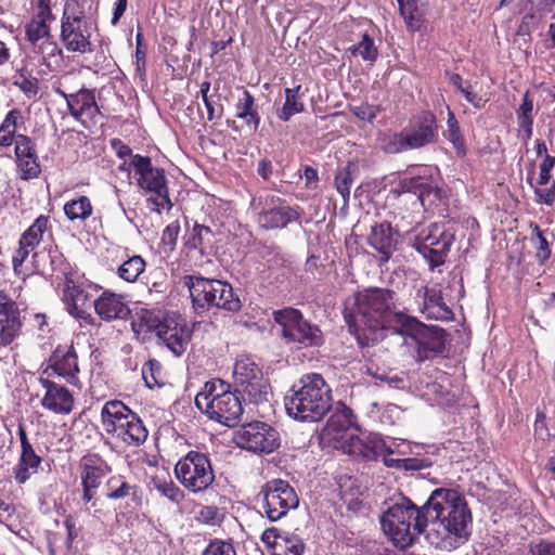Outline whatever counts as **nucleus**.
<instances>
[{
	"instance_id": "obj_1",
	"label": "nucleus",
	"mask_w": 555,
	"mask_h": 555,
	"mask_svg": "<svg viewBox=\"0 0 555 555\" xmlns=\"http://www.w3.org/2000/svg\"><path fill=\"white\" fill-rule=\"evenodd\" d=\"M428 530L426 540L441 551H453L469 535L472 512L465 498L455 489L438 488L424 504Z\"/></svg>"
},
{
	"instance_id": "obj_2",
	"label": "nucleus",
	"mask_w": 555,
	"mask_h": 555,
	"mask_svg": "<svg viewBox=\"0 0 555 555\" xmlns=\"http://www.w3.org/2000/svg\"><path fill=\"white\" fill-rule=\"evenodd\" d=\"M395 293L385 288H367L347 304L344 318L349 330L361 345L382 338L384 330L398 332L409 315L392 311Z\"/></svg>"
},
{
	"instance_id": "obj_3",
	"label": "nucleus",
	"mask_w": 555,
	"mask_h": 555,
	"mask_svg": "<svg viewBox=\"0 0 555 555\" xmlns=\"http://www.w3.org/2000/svg\"><path fill=\"white\" fill-rule=\"evenodd\" d=\"M287 414L300 422H318L330 411L332 389L322 375H304L284 398Z\"/></svg>"
},
{
	"instance_id": "obj_4",
	"label": "nucleus",
	"mask_w": 555,
	"mask_h": 555,
	"mask_svg": "<svg viewBox=\"0 0 555 555\" xmlns=\"http://www.w3.org/2000/svg\"><path fill=\"white\" fill-rule=\"evenodd\" d=\"M384 533L400 548L411 546L427 527L423 507L402 496L393 502L380 516Z\"/></svg>"
},
{
	"instance_id": "obj_5",
	"label": "nucleus",
	"mask_w": 555,
	"mask_h": 555,
	"mask_svg": "<svg viewBox=\"0 0 555 555\" xmlns=\"http://www.w3.org/2000/svg\"><path fill=\"white\" fill-rule=\"evenodd\" d=\"M195 405L210 420L229 427L236 425L243 414L241 397L221 379L206 382L195 397Z\"/></svg>"
},
{
	"instance_id": "obj_6",
	"label": "nucleus",
	"mask_w": 555,
	"mask_h": 555,
	"mask_svg": "<svg viewBox=\"0 0 555 555\" xmlns=\"http://www.w3.org/2000/svg\"><path fill=\"white\" fill-rule=\"evenodd\" d=\"M183 284L189 288L193 308L196 312H205L216 307L229 312H237L242 302L234 295L230 284L215 279H206L197 275H185Z\"/></svg>"
},
{
	"instance_id": "obj_7",
	"label": "nucleus",
	"mask_w": 555,
	"mask_h": 555,
	"mask_svg": "<svg viewBox=\"0 0 555 555\" xmlns=\"http://www.w3.org/2000/svg\"><path fill=\"white\" fill-rule=\"evenodd\" d=\"M101 421L106 434L127 446L139 447L149 437L142 420L121 401L106 402L101 411Z\"/></svg>"
},
{
	"instance_id": "obj_8",
	"label": "nucleus",
	"mask_w": 555,
	"mask_h": 555,
	"mask_svg": "<svg viewBox=\"0 0 555 555\" xmlns=\"http://www.w3.org/2000/svg\"><path fill=\"white\" fill-rule=\"evenodd\" d=\"M175 475L179 482L190 492L199 493L207 490L215 480L209 456L198 451H189L175 465Z\"/></svg>"
},
{
	"instance_id": "obj_9",
	"label": "nucleus",
	"mask_w": 555,
	"mask_h": 555,
	"mask_svg": "<svg viewBox=\"0 0 555 555\" xmlns=\"http://www.w3.org/2000/svg\"><path fill=\"white\" fill-rule=\"evenodd\" d=\"M397 333L411 336L416 343L415 359L423 362L446 351L447 334L437 326H426L414 317L404 319Z\"/></svg>"
},
{
	"instance_id": "obj_10",
	"label": "nucleus",
	"mask_w": 555,
	"mask_h": 555,
	"mask_svg": "<svg viewBox=\"0 0 555 555\" xmlns=\"http://www.w3.org/2000/svg\"><path fill=\"white\" fill-rule=\"evenodd\" d=\"M51 230L50 218L40 215L34 223L20 237L18 248L15 250L12 262L14 271L18 274L25 271H44L36 263L38 254L36 248L43 241V236Z\"/></svg>"
},
{
	"instance_id": "obj_11",
	"label": "nucleus",
	"mask_w": 555,
	"mask_h": 555,
	"mask_svg": "<svg viewBox=\"0 0 555 555\" xmlns=\"http://www.w3.org/2000/svg\"><path fill=\"white\" fill-rule=\"evenodd\" d=\"M274 321L282 327L283 337L289 343H297L304 347L322 344L321 330L304 319L301 312L294 308H284L273 311Z\"/></svg>"
},
{
	"instance_id": "obj_12",
	"label": "nucleus",
	"mask_w": 555,
	"mask_h": 555,
	"mask_svg": "<svg viewBox=\"0 0 555 555\" xmlns=\"http://www.w3.org/2000/svg\"><path fill=\"white\" fill-rule=\"evenodd\" d=\"M263 514L271 520L283 518L298 506L299 499L294 488L285 480L272 479L264 483L259 492Z\"/></svg>"
},
{
	"instance_id": "obj_13",
	"label": "nucleus",
	"mask_w": 555,
	"mask_h": 555,
	"mask_svg": "<svg viewBox=\"0 0 555 555\" xmlns=\"http://www.w3.org/2000/svg\"><path fill=\"white\" fill-rule=\"evenodd\" d=\"M130 165L134 168L135 175L139 176L138 184L140 188L153 193L149 202L155 205V210L159 212L160 209H169L171 203L168 196L164 170L153 167L150 157L139 154L132 156Z\"/></svg>"
},
{
	"instance_id": "obj_14",
	"label": "nucleus",
	"mask_w": 555,
	"mask_h": 555,
	"mask_svg": "<svg viewBox=\"0 0 555 555\" xmlns=\"http://www.w3.org/2000/svg\"><path fill=\"white\" fill-rule=\"evenodd\" d=\"M75 2H67L61 21V40L72 52L91 53L93 51L85 13L75 10Z\"/></svg>"
},
{
	"instance_id": "obj_15",
	"label": "nucleus",
	"mask_w": 555,
	"mask_h": 555,
	"mask_svg": "<svg viewBox=\"0 0 555 555\" xmlns=\"http://www.w3.org/2000/svg\"><path fill=\"white\" fill-rule=\"evenodd\" d=\"M452 242L453 235L446 230L444 225L434 223L416 236L414 247L430 267L435 268L444 262Z\"/></svg>"
},
{
	"instance_id": "obj_16",
	"label": "nucleus",
	"mask_w": 555,
	"mask_h": 555,
	"mask_svg": "<svg viewBox=\"0 0 555 555\" xmlns=\"http://www.w3.org/2000/svg\"><path fill=\"white\" fill-rule=\"evenodd\" d=\"M236 444L255 453H271L279 447V434L263 422L243 425L235 434Z\"/></svg>"
},
{
	"instance_id": "obj_17",
	"label": "nucleus",
	"mask_w": 555,
	"mask_h": 555,
	"mask_svg": "<svg viewBox=\"0 0 555 555\" xmlns=\"http://www.w3.org/2000/svg\"><path fill=\"white\" fill-rule=\"evenodd\" d=\"M72 76L66 74L53 83V90L67 101L70 115L77 120H82L86 116L90 119L95 118L100 114L95 98L92 91L80 89L76 92H66Z\"/></svg>"
},
{
	"instance_id": "obj_18",
	"label": "nucleus",
	"mask_w": 555,
	"mask_h": 555,
	"mask_svg": "<svg viewBox=\"0 0 555 555\" xmlns=\"http://www.w3.org/2000/svg\"><path fill=\"white\" fill-rule=\"evenodd\" d=\"M357 431L353 413L345 405L331 415L324 428V435L344 452L347 451V447L354 446V442L359 444Z\"/></svg>"
},
{
	"instance_id": "obj_19",
	"label": "nucleus",
	"mask_w": 555,
	"mask_h": 555,
	"mask_svg": "<svg viewBox=\"0 0 555 555\" xmlns=\"http://www.w3.org/2000/svg\"><path fill=\"white\" fill-rule=\"evenodd\" d=\"M156 336L176 357H180L191 341L192 332L181 315L168 314L163 318Z\"/></svg>"
},
{
	"instance_id": "obj_20",
	"label": "nucleus",
	"mask_w": 555,
	"mask_h": 555,
	"mask_svg": "<svg viewBox=\"0 0 555 555\" xmlns=\"http://www.w3.org/2000/svg\"><path fill=\"white\" fill-rule=\"evenodd\" d=\"M111 473V466L98 454L85 455L80 461L82 501L92 502L103 479Z\"/></svg>"
},
{
	"instance_id": "obj_21",
	"label": "nucleus",
	"mask_w": 555,
	"mask_h": 555,
	"mask_svg": "<svg viewBox=\"0 0 555 555\" xmlns=\"http://www.w3.org/2000/svg\"><path fill=\"white\" fill-rule=\"evenodd\" d=\"M43 389L41 405L43 409L60 415L72 413L75 405L73 393L63 385L57 384L48 377H39Z\"/></svg>"
},
{
	"instance_id": "obj_22",
	"label": "nucleus",
	"mask_w": 555,
	"mask_h": 555,
	"mask_svg": "<svg viewBox=\"0 0 555 555\" xmlns=\"http://www.w3.org/2000/svg\"><path fill=\"white\" fill-rule=\"evenodd\" d=\"M22 327L21 311L17 302L0 291V348L11 345Z\"/></svg>"
},
{
	"instance_id": "obj_23",
	"label": "nucleus",
	"mask_w": 555,
	"mask_h": 555,
	"mask_svg": "<svg viewBox=\"0 0 555 555\" xmlns=\"http://www.w3.org/2000/svg\"><path fill=\"white\" fill-rule=\"evenodd\" d=\"M404 137L411 150L422 149L434 143L438 137L436 117L429 112H424L414 119L410 129H404Z\"/></svg>"
},
{
	"instance_id": "obj_24",
	"label": "nucleus",
	"mask_w": 555,
	"mask_h": 555,
	"mask_svg": "<svg viewBox=\"0 0 555 555\" xmlns=\"http://www.w3.org/2000/svg\"><path fill=\"white\" fill-rule=\"evenodd\" d=\"M401 190H413L418 194V197L415 194L408 195L412 199V210H420L422 207L431 206L436 201L441 199V190L422 176L404 178V181L401 183Z\"/></svg>"
},
{
	"instance_id": "obj_25",
	"label": "nucleus",
	"mask_w": 555,
	"mask_h": 555,
	"mask_svg": "<svg viewBox=\"0 0 555 555\" xmlns=\"http://www.w3.org/2000/svg\"><path fill=\"white\" fill-rule=\"evenodd\" d=\"M367 243L376 251L378 261L385 263L396 249L397 232L389 222L375 223L371 227Z\"/></svg>"
},
{
	"instance_id": "obj_26",
	"label": "nucleus",
	"mask_w": 555,
	"mask_h": 555,
	"mask_svg": "<svg viewBox=\"0 0 555 555\" xmlns=\"http://www.w3.org/2000/svg\"><path fill=\"white\" fill-rule=\"evenodd\" d=\"M54 20L55 16L51 11V0H38L37 13L25 25L26 38L34 48H37L39 41L51 36L50 24Z\"/></svg>"
},
{
	"instance_id": "obj_27",
	"label": "nucleus",
	"mask_w": 555,
	"mask_h": 555,
	"mask_svg": "<svg viewBox=\"0 0 555 555\" xmlns=\"http://www.w3.org/2000/svg\"><path fill=\"white\" fill-rule=\"evenodd\" d=\"M15 156L23 179L37 178L40 165L33 140L25 134H17L15 141Z\"/></svg>"
},
{
	"instance_id": "obj_28",
	"label": "nucleus",
	"mask_w": 555,
	"mask_h": 555,
	"mask_svg": "<svg viewBox=\"0 0 555 555\" xmlns=\"http://www.w3.org/2000/svg\"><path fill=\"white\" fill-rule=\"evenodd\" d=\"M49 367L70 384L78 382V357L73 347L55 349L49 359Z\"/></svg>"
},
{
	"instance_id": "obj_29",
	"label": "nucleus",
	"mask_w": 555,
	"mask_h": 555,
	"mask_svg": "<svg viewBox=\"0 0 555 555\" xmlns=\"http://www.w3.org/2000/svg\"><path fill=\"white\" fill-rule=\"evenodd\" d=\"M94 309L102 320L108 322L126 319L130 314V309L124 301L122 296L108 292H104L94 300Z\"/></svg>"
},
{
	"instance_id": "obj_30",
	"label": "nucleus",
	"mask_w": 555,
	"mask_h": 555,
	"mask_svg": "<svg viewBox=\"0 0 555 555\" xmlns=\"http://www.w3.org/2000/svg\"><path fill=\"white\" fill-rule=\"evenodd\" d=\"M262 539L271 546L272 555H302L304 541L294 534H280L272 528L263 532Z\"/></svg>"
},
{
	"instance_id": "obj_31",
	"label": "nucleus",
	"mask_w": 555,
	"mask_h": 555,
	"mask_svg": "<svg viewBox=\"0 0 555 555\" xmlns=\"http://www.w3.org/2000/svg\"><path fill=\"white\" fill-rule=\"evenodd\" d=\"M424 304L423 312L427 318L434 320L449 321L453 317V312L446 305L441 291L436 287H423Z\"/></svg>"
},
{
	"instance_id": "obj_32",
	"label": "nucleus",
	"mask_w": 555,
	"mask_h": 555,
	"mask_svg": "<svg viewBox=\"0 0 555 555\" xmlns=\"http://www.w3.org/2000/svg\"><path fill=\"white\" fill-rule=\"evenodd\" d=\"M235 117L243 119L246 126L253 131H256L260 125V116L255 104V99L247 90H243L242 96L235 104Z\"/></svg>"
},
{
	"instance_id": "obj_33",
	"label": "nucleus",
	"mask_w": 555,
	"mask_h": 555,
	"mask_svg": "<svg viewBox=\"0 0 555 555\" xmlns=\"http://www.w3.org/2000/svg\"><path fill=\"white\" fill-rule=\"evenodd\" d=\"M297 218L298 214L293 208L279 206L261 212L259 223L266 229H278L286 227Z\"/></svg>"
},
{
	"instance_id": "obj_34",
	"label": "nucleus",
	"mask_w": 555,
	"mask_h": 555,
	"mask_svg": "<svg viewBox=\"0 0 555 555\" xmlns=\"http://www.w3.org/2000/svg\"><path fill=\"white\" fill-rule=\"evenodd\" d=\"M66 218L72 222H85L93 214V205L86 195H79L67 201L63 206Z\"/></svg>"
},
{
	"instance_id": "obj_35",
	"label": "nucleus",
	"mask_w": 555,
	"mask_h": 555,
	"mask_svg": "<svg viewBox=\"0 0 555 555\" xmlns=\"http://www.w3.org/2000/svg\"><path fill=\"white\" fill-rule=\"evenodd\" d=\"M354 446L347 447V451L345 453L361 455L367 461H377L387 451L386 444L383 439L374 437L369 439L366 442H363L359 438V444L356 442Z\"/></svg>"
},
{
	"instance_id": "obj_36",
	"label": "nucleus",
	"mask_w": 555,
	"mask_h": 555,
	"mask_svg": "<svg viewBox=\"0 0 555 555\" xmlns=\"http://www.w3.org/2000/svg\"><path fill=\"white\" fill-rule=\"evenodd\" d=\"M400 14L409 30H418L425 15V5L420 0H397Z\"/></svg>"
},
{
	"instance_id": "obj_37",
	"label": "nucleus",
	"mask_w": 555,
	"mask_h": 555,
	"mask_svg": "<svg viewBox=\"0 0 555 555\" xmlns=\"http://www.w3.org/2000/svg\"><path fill=\"white\" fill-rule=\"evenodd\" d=\"M138 486L131 485L126 477L121 475L112 476L106 481V498L109 500H122L128 496L133 499L138 493Z\"/></svg>"
},
{
	"instance_id": "obj_38",
	"label": "nucleus",
	"mask_w": 555,
	"mask_h": 555,
	"mask_svg": "<svg viewBox=\"0 0 555 555\" xmlns=\"http://www.w3.org/2000/svg\"><path fill=\"white\" fill-rule=\"evenodd\" d=\"M22 112L17 108L11 109L0 125V147H9L16 141V131L22 121Z\"/></svg>"
},
{
	"instance_id": "obj_39",
	"label": "nucleus",
	"mask_w": 555,
	"mask_h": 555,
	"mask_svg": "<svg viewBox=\"0 0 555 555\" xmlns=\"http://www.w3.org/2000/svg\"><path fill=\"white\" fill-rule=\"evenodd\" d=\"M242 393L243 398H246L250 403L260 404L268 401L270 391L269 383L263 376L249 382L237 389Z\"/></svg>"
},
{
	"instance_id": "obj_40",
	"label": "nucleus",
	"mask_w": 555,
	"mask_h": 555,
	"mask_svg": "<svg viewBox=\"0 0 555 555\" xmlns=\"http://www.w3.org/2000/svg\"><path fill=\"white\" fill-rule=\"evenodd\" d=\"M233 376L237 389L245 384L263 376L262 371L249 358H242L235 362Z\"/></svg>"
},
{
	"instance_id": "obj_41",
	"label": "nucleus",
	"mask_w": 555,
	"mask_h": 555,
	"mask_svg": "<svg viewBox=\"0 0 555 555\" xmlns=\"http://www.w3.org/2000/svg\"><path fill=\"white\" fill-rule=\"evenodd\" d=\"M301 86L285 89V102L276 109V115L282 121H288L294 115L305 109L304 103L299 100Z\"/></svg>"
},
{
	"instance_id": "obj_42",
	"label": "nucleus",
	"mask_w": 555,
	"mask_h": 555,
	"mask_svg": "<svg viewBox=\"0 0 555 555\" xmlns=\"http://www.w3.org/2000/svg\"><path fill=\"white\" fill-rule=\"evenodd\" d=\"M145 266L144 259L139 255H134L118 267L117 274L124 281L133 283L144 272Z\"/></svg>"
},
{
	"instance_id": "obj_43",
	"label": "nucleus",
	"mask_w": 555,
	"mask_h": 555,
	"mask_svg": "<svg viewBox=\"0 0 555 555\" xmlns=\"http://www.w3.org/2000/svg\"><path fill=\"white\" fill-rule=\"evenodd\" d=\"M447 127L448 128L444 131L443 135L446 137V139L449 142H451V144L453 145V147L456 152V155L464 156L466 154L465 140L461 133L459 122H457L453 112H451L450 109L448 113Z\"/></svg>"
},
{
	"instance_id": "obj_44",
	"label": "nucleus",
	"mask_w": 555,
	"mask_h": 555,
	"mask_svg": "<svg viewBox=\"0 0 555 555\" xmlns=\"http://www.w3.org/2000/svg\"><path fill=\"white\" fill-rule=\"evenodd\" d=\"M356 170L357 166L349 163L347 166L338 169L335 176V188L344 198L345 205L349 202L350 188L353 183V175Z\"/></svg>"
},
{
	"instance_id": "obj_45",
	"label": "nucleus",
	"mask_w": 555,
	"mask_h": 555,
	"mask_svg": "<svg viewBox=\"0 0 555 555\" xmlns=\"http://www.w3.org/2000/svg\"><path fill=\"white\" fill-rule=\"evenodd\" d=\"M212 231L210 228L195 223L185 243L186 247L198 249L204 254L207 246L211 244Z\"/></svg>"
},
{
	"instance_id": "obj_46",
	"label": "nucleus",
	"mask_w": 555,
	"mask_h": 555,
	"mask_svg": "<svg viewBox=\"0 0 555 555\" xmlns=\"http://www.w3.org/2000/svg\"><path fill=\"white\" fill-rule=\"evenodd\" d=\"M152 483L154 489H156L160 495L176 504H179L184 498L183 491L171 479L156 476L152 479Z\"/></svg>"
},
{
	"instance_id": "obj_47",
	"label": "nucleus",
	"mask_w": 555,
	"mask_h": 555,
	"mask_svg": "<svg viewBox=\"0 0 555 555\" xmlns=\"http://www.w3.org/2000/svg\"><path fill=\"white\" fill-rule=\"evenodd\" d=\"M349 51L352 55H359L362 60L371 63L375 62L378 56L374 40L366 33L362 35L361 40L357 44L349 48Z\"/></svg>"
},
{
	"instance_id": "obj_48",
	"label": "nucleus",
	"mask_w": 555,
	"mask_h": 555,
	"mask_svg": "<svg viewBox=\"0 0 555 555\" xmlns=\"http://www.w3.org/2000/svg\"><path fill=\"white\" fill-rule=\"evenodd\" d=\"M382 149L388 154H398L411 150L404 137L403 130L399 133L386 135L383 139Z\"/></svg>"
},
{
	"instance_id": "obj_49",
	"label": "nucleus",
	"mask_w": 555,
	"mask_h": 555,
	"mask_svg": "<svg viewBox=\"0 0 555 555\" xmlns=\"http://www.w3.org/2000/svg\"><path fill=\"white\" fill-rule=\"evenodd\" d=\"M160 374L162 364L157 360H149L142 366V377L149 388H153L154 386H159L162 384Z\"/></svg>"
},
{
	"instance_id": "obj_50",
	"label": "nucleus",
	"mask_w": 555,
	"mask_h": 555,
	"mask_svg": "<svg viewBox=\"0 0 555 555\" xmlns=\"http://www.w3.org/2000/svg\"><path fill=\"white\" fill-rule=\"evenodd\" d=\"M404 177H399L398 182L390 189V195L397 201V208L404 207L406 210H412V199L408 196L409 194H415L418 197V194L413 190H401V183L404 181Z\"/></svg>"
},
{
	"instance_id": "obj_51",
	"label": "nucleus",
	"mask_w": 555,
	"mask_h": 555,
	"mask_svg": "<svg viewBox=\"0 0 555 555\" xmlns=\"http://www.w3.org/2000/svg\"><path fill=\"white\" fill-rule=\"evenodd\" d=\"M162 321L163 319L160 320L158 314L154 311L142 310L139 314L138 325L141 330L155 331L157 333Z\"/></svg>"
},
{
	"instance_id": "obj_52",
	"label": "nucleus",
	"mask_w": 555,
	"mask_h": 555,
	"mask_svg": "<svg viewBox=\"0 0 555 555\" xmlns=\"http://www.w3.org/2000/svg\"><path fill=\"white\" fill-rule=\"evenodd\" d=\"M203 555H236V551L231 542L214 540L207 545Z\"/></svg>"
},
{
	"instance_id": "obj_53",
	"label": "nucleus",
	"mask_w": 555,
	"mask_h": 555,
	"mask_svg": "<svg viewBox=\"0 0 555 555\" xmlns=\"http://www.w3.org/2000/svg\"><path fill=\"white\" fill-rule=\"evenodd\" d=\"M533 232H534L535 238L538 241L535 257H537L538 261L541 264H543L551 256V249L548 246V242L543 236L540 228L537 224L533 227Z\"/></svg>"
},
{
	"instance_id": "obj_54",
	"label": "nucleus",
	"mask_w": 555,
	"mask_h": 555,
	"mask_svg": "<svg viewBox=\"0 0 555 555\" xmlns=\"http://www.w3.org/2000/svg\"><path fill=\"white\" fill-rule=\"evenodd\" d=\"M352 113L354 116L362 120H366L369 122H373L377 115L380 112L379 106L371 105L367 103H362L361 105L352 107Z\"/></svg>"
},
{
	"instance_id": "obj_55",
	"label": "nucleus",
	"mask_w": 555,
	"mask_h": 555,
	"mask_svg": "<svg viewBox=\"0 0 555 555\" xmlns=\"http://www.w3.org/2000/svg\"><path fill=\"white\" fill-rule=\"evenodd\" d=\"M34 51L41 54L43 59L61 54V50L57 43L52 40V36L39 41L37 48H34Z\"/></svg>"
},
{
	"instance_id": "obj_56",
	"label": "nucleus",
	"mask_w": 555,
	"mask_h": 555,
	"mask_svg": "<svg viewBox=\"0 0 555 555\" xmlns=\"http://www.w3.org/2000/svg\"><path fill=\"white\" fill-rule=\"evenodd\" d=\"M555 166V157L546 154L539 165L540 175L538 184L546 185L551 180V171Z\"/></svg>"
},
{
	"instance_id": "obj_57",
	"label": "nucleus",
	"mask_w": 555,
	"mask_h": 555,
	"mask_svg": "<svg viewBox=\"0 0 555 555\" xmlns=\"http://www.w3.org/2000/svg\"><path fill=\"white\" fill-rule=\"evenodd\" d=\"M530 555H555V541L541 539L537 543H531Z\"/></svg>"
},
{
	"instance_id": "obj_58",
	"label": "nucleus",
	"mask_w": 555,
	"mask_h": 555,
	"mask_svg": "<svg viewBox=\"0 0 555 555\" xmlns=\"http://www.w3.org/2000/svg\"><path fill=\"white\" fill-rule=\"evenodd\" d=\"M12 472L15 481L18 485H24L33 475L38 473V469L29 468L28 466L23 465V463L17 462Z\"/></svg>"
},
{
	"instance_id": "obj_59",
	"label": "nucleus",
	"mask_w": 555,
	"mask_h": 555,
	"mask_svg": "<svg viewBox=\"0 0 555 555\" xmlns=\"http://www.w3.org/2000/svg\"><path fill=\"white\" fill-rule=\"evenodd\" d=\"M18 462L23 463V465L28 466L29 468L39 469L42 459L36 454L34 448L22 450Z\"/></svg>"
},
{
	"instance_id": "obj_60",
	"label": "nucleus",
	"mask_w": 555,
	"mask_h": 555,
	"mask_svg": "<svg viewBox=\"0 0 555 555\" xmlns=\"http://www.w3.org/2000/svg\"><path fill=\"white\" fill-rule=\"evenodd\" d=\"M460 92L475 108H482L487 102V100H483L482 96L473 91V87L468 81L465 82V86Z\"/></svg>"
},
{
	"instance_id": "obj_61",
	"label": "nucleus",
	"mask_w": 555,
	"mask_h": 555,
	"mask_svg": "<svg viewBox=\"0 0 555 555\" xmlns=\"http://www.w3.org/2000/svg\"><path fill=\"white\" fill-rule=\"evenodd\" d=\"M179 232H180L179 222L178 221L171 222L163 231V235H162L163 243L166 245H169L172 248L177 243Z\"/></svg>"
},
{
	"instance_id": "obj_62",
	"label": "nucleus",
	"mask_w": 555,
	"mask_h": 555,
	"mask_svg": "<svg viewBox=\"0 0 555 555\" xmlns=\"http://www.w3.org/2000/svg\"><path fill=\"white\" fill-rule=\"evenodd\" d=\"M533 111V101L530 96L529 91H527L524 96L521 104L516 111V116H532Z\"/></svg>"
},
{
	"instance_id": "obj_63",
	"label": "nucleus",
	"mask_w": 555,
	"mask_h": 555,
	"mask_svg": "<svg viewBox=\"0 0 555 555\" xmlns=\"http://www.w3.org/2000/svg\"><path fill=\"white\" fill-rule=\"evenodd\" d=\"M16 85L28 96L38 93V81L36 79L23 78L20 82H16Z\"/></svg>"
},
{
	"instance_id": "obj_64",
	"label": "nucleus",
	"mask_w": 555,
	"mask_h": 555,
	"mask_svg": "<svg viewBox=\"0 0 555 555\" xmlns=\"http://www.w3.org/2000/svg\"><path fill=\"white\" fill-rule=\"evenodd\" d=\"M427 466H429V463L425 462L424 460L413 457L403 459L402 463V468L404 470H420Z\"/></svg>"
}]
</instances>
